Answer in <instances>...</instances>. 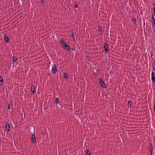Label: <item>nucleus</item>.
<instances>
[{"instance_id": "35", "label": "nucleus", "mask_w": 155, "mask_h": 155, "mask_svg": "<svg viewBox=\"0 0 155 155\" xmlns=\"http://www.w3.org/2000/svg\"><path fill=\"white\" fill-rule=\"evenodd\" d=\"M153 53L152 52V53H151V56H152L153 55Z\"/></svg>"}, {"instance_id": "15", "label": "nucleus", "mask_w": 155, "mask_h": 155, "mask_svg": "<svg viewBox=\"0 0 155 155\" xmlns=\"http://www.w3.org/2000/svg\"><path fill=\"white\" fill-rule=\"evenodd\" d=\"M151 79L153 81V82L154 83L155 82V77L154 76H152Z\"/></svg>"}, {"instance_id": "26", "label": "nucleus", "mask_w": 155, "mask_h": 155, "mask_svg": "<svg viewBox=\"0 0 155 155\" xmlns=\"http://www.w3.org/2000/svg\"><path fill=\"white\" fill-rule=\"evenodd\" d=\"M71 49H72V52L73 51H75V48L74 47V48H71Z\"/></svg>"}, {"instance_id": "11", "label": "nucleus", "mask_w": 155, "mask_h": 155, "mask_svg": "<svg viewBox=\"0 0 155 155\" xmlns=\"http://www.w3.org/2000/svg\"><path fill=\"white\" fill-rule=\"evenodd\" d=\"M85 153L86 155H91V153L88 150H85Z\"/></svg>"}, {"instance_id": "34", "label": "nucleus", "mask_w": 155, "mask_h": 155, "mask_svg": "<svg viewBox=\"0 0 155 155\" xmlns=\"http://www.w3.org/2000/svg\"><path fill=\"white\" fill-rule=\"evenodd\" d=\"M153 61H154V65L155 66V60H153Z\"/></svg>"}, {"instance_id": "6", "label": "nucleus", "mask_w": 155, "mask_h": 155, "mask_svg": "<svg viewBox=\"0 0 155 155\" xmlns=\"http://www.w3.org/2000/svg\"><path fill=\"white\" fill-rule=\"evenodd\" d=\"M31 142L35 143H36V139L34 134H32L31 137Z\"/></svg>"}, {"instance_id": "10", "label": "nucleus", "mask_w": 155, "mask_h": 155, "mask_svg": "<svg viewBox=\"0 0 155 155\" xmlns=\"http://www.w3.org/2000/svg\"><path fill=\"white\" fill-rule=\"evenodd\" d=\"M55 102L56 103V107L58 108L57 107V104H58L59 102V100L58 98H56L55 99Z\"/></svg>"}, {"instance_id": "28", "label": "nucleus", "mask_w": 155, "mask_h": 155, "mask_svg": "<svg viewBox=\"0 0 155 155\" xmlns=\"http://www.w3.org/2000/svg\"><path fill=\"white\" fill-rule=\"evenodd\" d=\"M153 11L154 12V14L155 15V6L153 7Z\"/></svg>"}, {"instance_id": "25", "label": "nucleus", "mask_w": 155, "mask_h": 155, "mask_svg": "<svg viewBox=\"0 0 155 155\" xmlns=\"http://www.w3.org/2000/svg\"><path fill=\"white\" fill-rule=\"evenodd\" d=\"M41 3L42 4H44V1L43 0H41Z\"/></svg>"}, {"instance_id": "19", "label": "nucleus", "mask_w": 155, "mask_h": 155, "mask_svg": "<svg viewBox=\"0 0 155 155\" xmlns=\"http://www.w3.org/2000/svg\"><path fill=\"white\" fill-rule=\"evenodd\" d=\"M98 30L100 32L101 31H102V28L101 26V25H99L98 28Z\"/></svg>"}, {"instance_id": "24", "label": "nucleus", "mask_w": 155, "mask_h": 155, "mask_svg": "<svg viewBox=\"0 0 155 155\" xmlns=\"http://www.w3.org/2000/svg\"><path fill=\"white\" fill-rule=\"evenodd\" d=\"M151 22L153 23V26H155V19L153 21H151Z\"/></svg>"}, {"instance_id": "8", "label": "nucleus", "mask_w": 155, "mask_h": 155, "mask_svg": "<svg viewBox=\"0 0 155 155\" xmlns=\"http://www.w3.org/2000/svg\"><path fill=\"white\" fill-rule=\"evenodd\" d=\"M6 130H7L8 131V132H9L10 131V125L8 123H8L6 122Z\"/></svg>"}, {"instance_id": "3", "label": "nucleus", "mask_w": 155, "mask_h": 155, "mask_svg": "<svg viewBox=\"0 0 155 155\" xmlns=\"http://www.w3.org/2000/svg\"><path fill=\"white\" fill-rule=\"evenodd\" d=\"M104 51L105 52H108L109 51V48L108 44L106 42H105L104 45Z\"/></svg>"}, {"instance_id": "36", "label": "nucleus", "mask_w": 155, "mask_h": 155, "mask_svg": "<svg viewBox=\"0 0 155 155\" xmlns=\"http://www.w3.org/2000/svg\"><path fill=\"white\" fill-rule=\"evenodd\" d=\"M50 73H49L48 74L49 75H50Z\"/></svg>"}, {"instance_id": "37", "label": "nucleus", "mask_w": 155, "mask_h": 155, "mask_svg": "<svg viewBox=\"0 0 155 155\" xmlns=\"http://www.w3.org/2000/svg\"><path fill=\"white\" fill-rule=\"evenodd\" d=\"M22 5H23V2L22 1Z\"/></svg>"}, {"instance_id": "5", "label": "nucleus", "mask_w": 155, "mask_h": 155, "mask_svg": "<svg viewBox=\"0 0 155 155\" xmlns=\"http://www.w3.org/2000/svg\"><path fill=\"white\" fill-rule=\"evenodd\" d=\"M4 40L5 43H8L9 41V38L8 37L7 33L5 34L4 35Z\"/></svg>"}, {"instance_id": "29", "label": "nucleus", "mask_w": 155, "mask_h": 155, "mask_svg": "<svg viewBox=\"0 0 155 155\" xmlns=\"http://www.w3.org/2000/svg\"><path fill=\"white\" fill-rule=\"evenodd\" d=\"M102 31H101L100 32V33H99L100 35H102Z\"/></svg>"}, {"instance_id": "2", "label": "nucleus", "mask_w": 155, "mask_h": 155, "mask_svg": "<svg viewBox=\"0 0 155 155\" xmlns=\"http://www.w3.org/2000/svg\"><path fill=\"white\" fill-rule=\"evenodd\" d=\"M99 80V83L101 87L103 88H106L107 87L106 86L105 84L104 83L102 78H100Z\"/></svg>"}, {"instance_id": "20", "label": "nucleus", "mask_w": 155, "mask_h": 155, "mask_svg": "<svg viewBox=\"0 0 155 155\" xmlns=\"http://www.w3.org/2000/svg\"><path fill=\"white\" fill-rule=\"evenodd\" d=\"M93 72L94 74H96V73H97V69L95 68H94L93 69Z\"/></svg>"}, {"instance_id": "9", "label": "nucleus", "mask_w": 155, "mask_h": 155, "mask_svg": "<svg viewBox=\"0 0 155 155\" xmlns=\"http://www.w3.org/2000/svg\"><path fill=\"white\" fill-rule=\"evenodd\" d=\"M31 91L32 92V93H34L35 92V87L32 85L31 87Z\"/></svg>"}, {"instance_id": "32", "label": "nucleus", "mask_w": 155, "mask_h": 155, "mask_svg": "<svg viewBox=\"0 0 155 155\" xmlns=\"http://www.w3.org/2000/svg\"><path fill=\"white\" fill-rule=\"evenodd\" d=\"M78 7V5H74V8H77Z\"/></svg>"}, {"instance_id": "12", "label": "nucleus", "mask_w": 155, "mask_h": 155, "mask_svg": "<svg viewBox=\"0 0 155 155\" xmlns=\"http://www.w3.org/2000/svg\"><path fill=\"white\" fill-rule=\"evenodd\" d=\"M12 62L13 63L17 61V59L15 57L14 55L12 57Z\"/></svg>"}, {"instance_id": "13", "label": "nucleus", "mask_w": 155, "mask_h": 155, "mask_svg": "<svg viewBox=\"0 0 155 155\" xmlns=\"http://www.w3.org/2000/svg\"><path fill=\"white\" fill-rule=\"evenodd\" d=\"M64 78H66V80H67L68 78V74H67V73L66 72L64 73Z\"/></svg>"}, {"instance_id": "7", "label": "nucleus", "mask_w": 155, "mask_h": 155, "mask_svg": "<svg viewBox=\"0 0 155 155\" xmlns=\"http://www.w3.org/2000/svg\"><path fill=\"white\" fill-rule=\"evenodd\" d=\"M153 142H152L151 141L150 142L149 144V146L147 147V148L149 149V150L152 149H153Z\"/></svg>"}, {"instance_id": "30", "label": "nucleus", "mask_w": 155, "mask_h": 155, "mask_svg": "<svg viewBox=\"0 0 155 155\" xmlns=\"http://www.w3.org/2000/svg\"><path fill=\"white\" fill-rule=\"evenodd\" d=\"M87 57V59H88V60L89 61H90V60L89 59V58H89V57L88 56H87V57Z\"/></svg>"}, {"instance_id": "14", "label": "nucleus", "mask_w": 155, "mask_h": 155, "mask_svg": "<svg viewBox=\"0 0 155 155\" xmlns=\"http://www.w3.org/2000/svg\"><path fill=\"white\" fill-rule=\"evenodd\" d=\"M136 18L134 17L133 18L132 20L133 23L135 24L136 23Z\"/></svg>"}, {"instance_id": "16", "label": "nucleus", "mask_w": 155, "mask_h": 155, "mask_svg": "<svg viewBox=\"0 0 155 155\" xmlns=\"http://www.w3.org/2000/svg\"><path fill=\"white\" fill-rule=\"evenodd\" d=\"M71 37L73 38V40L74 41H75V37H74V34L73 32H72L71 34Z\"/></svg>"}, {"instance_id": "31", "label": "nucleus", "mask_w": 155, "mask_h": 155, "mask_svg": "<svg viewBox=\"0 0 155 155\" xmlns=\"http://www.w3.org/2000/svg\"><path fill=\"white\" fill-rule=\"evenodd\" d=\"M152 67H153V69L154 71H155V68L153 66V65H152Z\"/></svg>"}, {"instance_id": "22", "label": "nucleus", "mask_w": 155, "mask_h": 155, "mask_svg": "<svg viewBox=\"0 0 155 155\" xmlns=\"http://www.w3.org/2000/svg\"><path fill=\"white\" fill-rule=\"evenodd\" d=\"M0 82H3V78L1 76H0Z\"/></svg>"}, {"instance_id": "18", "label": "nucleus", "mask_w": 155, "mask_h": 155, "mask_svg": "<svg viewBox=\"0 0 155 155\" xmlns=\"http://www.w3.org/2000/svg\"><path fill=\"white\" fill-rule=\"evenodd\" d=\"M128 104L130 106H131L132 105V101H131V100H129L128 101Z\"/></svg>"}, {"instance_id": "27", "label": "nucleus", "mask_w": 155, "mask_h": 155, "mask_svg": "<svg viewBox=\"0 0 155 155\" xmlns=\"http://www.w3.org/2000/svg\"><path fill=\"white\" fill-rule=\"evenodd\" d=\"M154 73L153 72V71H152V73H151V76H154Z\"/></svg>"}, {"instance_id": "17", "label": "nucleus", "mask_w": 155, "mask_h": 155, "mask_svg": "<svg viewBox=\"0 0 155 155\" xmlns=\"http://www.w3.org/2000/svg\"><path fill=\"white\" fill-rule=\"evenodd\" d=\"M153 149H152L149 150V151L150 152V155H153Z\"/></svg>"}, {"instance_id": "23", "label": "nucleus", "mask_w": 155, "mask_h": 155, "mask_svg": "<svg viewBox=\"0 0 155 155\" xmlns=\"http://www.w3.org/2000/svg\"><path fill=\"white\" fill-rule=\"evenodd\" d=\"M151 19L152 20L151 21H153L154 20V19H155V18H154V14H153L151 16Z\"/></svg>"}, {"instance_id": "21", "label": "nucleus", "mask_w": 155, "mask_h": 155, "mask_svg": "<svg viewBox=\"0 0 155 155\" xmlns=\"http://www.w3.org/2000/svg\"><path fill=\"white\" fill-rule=\"evenodd\" d=\"M11 107H12V106L10 105V103H9L8 104V108L9 110H10L11 109Z\"/></svg>"}, {"instance_id": "1", "label": "nucleus", "mask_w": 155, "mask_h": 155, "mask_svg": "<svg viewBox=\"0 0 155 155\" xmlns=\"http://www.w3.org/2000/svg\"><path fill=\"white\" fill-rule=\"evenodd\" d=\"M60 43H61L62 44L64 45V47H65V50H67L68 51H69L71 50V47L70 46L68 45L66 43H67V42L65 41L63 39H61L60 40Z\"/></svg>"}, {"instance_id": "33", "label": "nucleus", "mask_w": 155, "mask_h": 155, "mask_svg": "<svg viewBox=\"0 0 155 155\" xmlns=\"http://www.w3.org/2000/svg\"><path fill=\"white\" fill-rule=\"evenodd\" d=\"M95 74V77H97V73H96V74Z\"/></svg>"}, {"instance_id": "38", "label": "nucleus", "mask_w": 155, "mask_h": 155, "mask_svg": "<svg viewBox=\"0 0 155 155\" xmlns=\"http://www.w3.org/2000/svg\"><path fill=\"white\" fill-rule=\"evenodd\" d=\"M60 104L61 105V102H60Z\"/></svg>"}, {"instance_id": "4", "label": "nucleus", "mask_w": 155, "mask_h": 155, "mask_svg": "<svg viewBox=\"0 0 155 155\" xmlns=\"http://www.w3.org/2000/svg\"><path fill=\"white\" fill-rule=\"evenodd\" d=\"M52 72L54 74H55L58 71L57 69L56 66L55 64H54L52 67Z\"/></svg>"}]
</instances>
